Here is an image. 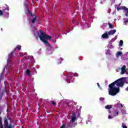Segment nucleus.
I'll return each mask as SVG.
<instances>
[{
  "instance_id": "f257e3e1",
  "label": "nucleus",
  "mask_w": 128,
  "mask_h": 128,
  "mask_svg": "<svg viewBox=\"0 0 128 128\" xmlns=\"http://www.w3.org/2000/svg\"><path fill=\"white\" fill-rule=\"evenodd\" d=\"M123 78H120L108 85V94L110 96H116L120 92V86H124V81Z\"/></svg>"
},
{
  "instance_id": "f03ea898",
  "label": "nucleus",
  "mask_w": 128,
  "mask_h": 128,
  "mask_svg": "<svg viewBox=\"0 0 128 128\" xmlns=\"http://www.w3.org/2000/svg\"><path fill=\"white\" fill-rule=\"evenodd\" d=\"M0 128H12V125L8 124V122L6 117L4 118V124H3L2 118L0 117Z\"/></svg>"
},
{
  "instance_id": "7ed1b4c3",
  "label": "nucleus",
  "mask_w": 128,
  "mask_h": 128,
  "mask_svg": "<svg viewBox=\"0 0 128 128\" xmlns=\"http://www.w3.org/2000/svg\"><path fill=\"white\" fill-rule=\"evenodd\" d=\"M6 10L8 12V10H10V9L8 8V6L7 4H5L3 6L2 10H0V16H4V18H6V16H8V14H10L8 12H5Z\"/></svg>"
},
{
  "instance_id": "20e7f679",
  "label": "nucleus",
  "mask_w": 128,
  "mask_h": 128,
  "mask_svg": "<svg viewBox=\"0 0 128 128\" xmlns=\"http://www.w3.org/2000/svg\"><path fill=\"white\" fill-rule=\"evenodd\" d=\"M124 10V12H126L124 13V15L126 16H128V8H126V7L123 6H120V7H117V10L118 12H119L120 10Z\"/></svg>"
},
{
  "instance_id": "39448f33",
  "label": "nucleus",
  "mask_w": 128,
  "mask_h": 128,
  "mask_svg": "<svg viewBox=\"0 0 128 128\" xmlns=\"http://www.w3.org/2000/svg\"><path fill=\"white\" fill-rule=\"evenodd\" d=\"M42 36H39L40 40L42 42H47L48 40H44V38L46 36V34L44 32H41Z\"/></svg>"
},
{
  "instance_id": "423d86ee",
  "label": "nucleus",
  "mask_w": 128,
  "mask_h": 128,
  "mask_svg": "<svg viewBox=\"0 0 128 128\" xmlns=\"http://www.w3.org/2000/svg\"><path fill=\"white\" fill-rule=\"evenodd\" d=\"M6 94L8 93V90H6V86L4 87L2 93H0V102L2 100V96H4V94H6Z\"/></svg>"
},
{
  "instance_id": "0eeeda50",
  "label": "nucleus",
  "mask_w": 128,
  "mask_h": 128,
  "mask_svg": "<svg viewBox=\"0 0 128 128\" xmlns=\"http://www.w3.org/2000/svg\"><path fill=\"white\" fill-rule=\"evenodd\" d=\"M126 65H124L122 66V68H118L119 70H121V72H120L121 74H126Z\"/></svg>"
},
{
  "instance_id": "6e6552de",
  "label": "nucleus",
  "mask_w": 128,
  "mask_h": 128,
  "mask_svg": "<svg viewBox=\"0 0 128 128\" xmlns=\"http://www.w3.org/2000/svg\"><path fill=\"white\" fill-rule=\"evenodd\" d=\"M24 6H25V8L26 10H28V13L29 14L30 16H32V13L28 9V4H25Z\"/></svg>"
},
{
  "instance_id": "1a4fd4ad",
  "label": "nucleus",
  "mask_w": 128,
  "mask_h": 128,
  "mask_svg": "<svg viewBox=\"0 0 128 128\" xmlns=\"http://www.w3.org/2000/svg\"><path fill=\"white\" fill-rule=\"evenodd\" d=\"M112 114L114 117L118 116V110H114Z\"/></svg>"
},
{
  "instance_id": "9d476101",
  "label": "nucleus",
  "mask_w": 128,
  "mask_h": 128,
  "mask_svg": "<svg viewBox=\"0 0 128 128\" xmlns=\"http://www.w3.org/2000/svg\"><path fill=\"white\" fill-rule=\"evenodd\" d=\"M116 32V29L113 30H110L108 32V36H112V34H114Z\"/></svg>"
},
{
  "instance_id": "9b49d317",
  "label": "nucleus",
  "mask_w": 128,
  "mask_h": 128,
  "mask_svg": "<svg viewBox=\"0 0 128 128\" xmlns=\"http://www.w3.org/2000/svg\"><path fill=\"white\" fill-rule=\"evenodd\" d=\"M102 38H110V36H108V33L106 32H105L104 34L102 36Z\"/></svg>"
},
{
  "instance_id": "f8f14e48",
  "label": "nucleus",
  "mask_w": 128,
  "mask_h": 128,
  "mask_svg": "<svg viewBox=\"0 0 128 128\" xmlns=\"http://www.w3.org/2000/svg\"><path fill=\"white\" fill-rule=\"evenodd\" d=\"M44 44H46V46H48V48L47 50H52V46L50 44V43H48V41H47V42H44Z\"/></svg>"
},
{
  "instance_id": "ddd939ff",
  "label": "nucleus",
  "mask_w": 128,
  "mask_h": 128,
  "mask_svg": "<svg viewBox=\"0 0 128 128\" xmlns=\"http://www.w3.org/2000/svg\"><path fill=\"white\" fill-rule=\"evenodd\" d=\"M32 16H34V18L32 20L31 22H32V24H35L36 22V16L34 14H32Z\"/></svg>"
},
{
  "instance_id": "4468645a",
  "label": "nucleus",
  "mask_w": 128,
  "mask_h": 128,
  "mask_svg": "<svg viewBox=\"0 0 128 128\" xmlns=\"http://www.w3.org/2000/svg\"><path fill=\"white\" fill-rule=\"evenodd\" d=\"M76 115L75 114H74L72 117V122H76Z\"/></svg>"
},
{
  "instance_id": "2eb2a0df",
  "label": "nucleus",
  "mask_w": 128,
  "mask_h": 128,
  "mask_svg": "<svg viewBox=\"0 0 128 128\" xmlns=\"http://www.w3.org/2000/svg\"><path fill=\"white\" fill-rule=\"evenodd\" d=\"M72 122H70L67 124L66 128H72L74 126V124Z\"/></svg>"
},
{
  "instance_id": "dca6fc26",
  "label": "nucleus",
  "mask_w": 128,
  "mask_h": 128,
  "mask_svg": "<svg viewBox=\"0 0 128 128\" xmlns=\"http://www.w3.org/2000/svg\"><path fill=\"white\" fill-rule=\"evenodd\" d=\"M14 54H16V52H14H14H12L10 53L9 55L10 58H12Z\"/></svg>"
},
{
  "instance_id": "f3484780",
  "label": "nucleus",
  "mask_w": 128,
  "mask_h": 128,
  "mask_svg": "<svg viewBox=\"0 0 128 128\" xmlns=\"http://www.w3.org/2000/svg\"><path fill=\"white\" fill-rule=\"evenodd\" d=\"M17 50H22V46L20 45L17 46L14 49V52H16Z\"/></svg>"
},
{
  "instance_id": "a211bd4d",
  "label": "nucleus",
  "mask_w": 128,
  "mask_h": 128,
  "mask_svg": "<svg viewBox=\"0 0 128 128\" xmlns=\"http://www.w3.org/2000/svg\"><path fill=\"white\" fill-rule=\"evenodd\" d=\"M72 75H70V76H68V77H67L66 80L68 84H70V80H72Z\"/></svg>"
},
{
  "instance_id": "6ab92c4d",
  "label": "nucleus",
  "mask_w": 128,
  "mask_h": 128,
  "mask_svg": "<svg viewBox=\"0 0 128 128\" xmlns=\"http://www.w3.org/2000/svg\"><path fill=\"white\" fill-rule=\"evenodd\" d=\"M10 58H8L7 60V64H6V67L8 68V67L10 66Z\"/></svg>"
},
{
  "instance_id": "aec40b11",
  "label": "nucleus",
  "mask_w": 128,
  "mask_h": 128,
  "mask_svg": "<svg viewBox=\"0 0 128 128\" xmlns=\"http://www.w3.org/2000/svg\"><path fill=\"white\" fill-rule=\"evenodd\" d=\"M52 38V36L50 35H46L45 36V38H44V40H50Z\"/></svg>"
},
{
  "instance_id": "412c9836",
  "label": "nucleus",
  "mask_w": 128,
  "mask_h": 128,
  "mask_svg": "<svg viewBox=\"0 0 128 128\" xmlns=\"http://www.w3.org/2000/svg\"><path fill=\"white\" fill-rule=\"evenodd\" d=\"M110 28H114V25L110 23L108 24Z\"/></svg>"
},
{
  "instance_id": "4be33fe9",
  "label": "nucleus",
  "mask_w": 128,
  "mask_h": 128,
  "mask_svg": "<svg viewBox=\"0 0 128 128\" xmlns=\"http://www.w3.org/2000/svg\"><path fill=\"white\" fill-rule=\"evenodd\" d=\"M106 110H110L112 108V106L110 105H107L105 106Z\"/></svg>"
},
{
  "instance_id": "5701e85b",
  "label": "nucleus",
  "mask_w": 128,
  "mask_h": 128,
  "mask_svg": "<svg viewBox=\"0 0 128 128\" xmlns=\"http://www.w3.org/2000/svg\"><path fill=\"white\" fill-rule=\"evenodd\" d=\"M116 106H120L121 108H123L124 106L122 105V104L120 103V102H118L117 104L116 105Z\"/></svg>"
},
{
  "instance_id": "b1692460",
  "label": "nucleus",
  "mask_w": 128,
  "mask_h": 128,
  "mask_svg": "<svg viewBox=\"0 0 128 128\" xmlns=\"http://www.w3.org/2000/svg\"><path fill=\"white\" fill-rule=\"evenodd\" d=\"M122 44H124V41H122V40H120L119 42V46H122Z\"/></svg>"
},
{
  "instance_id": "393cba45",
  "label": "nucleus",
  "mask_w": 128,
  "mask_h": 128,
  "mask_svg": "<svg viewBox=\"0 0 128 128\" xmlns=\"http://www.w3.org/2000/svg\"><path fill=\"white\" fill-rule=\"evenodd\" d=\"M0 80H4V72H2L0 74Z\"/></svg>"
},
{
  "instance_id": "a878e982",
  "label": "nucleus",
  "mask_w": 128,
  "mask_h": 128,
  "mask_svg": "<svg viewBox=\"0 0 128 128\" xmlns=\"http://www.w3.org/2000/svg\"><path fill=\"white\" fill-rule=\"evenodd\" d=\"M26 74L28 76H30V70H26Z\"/></svg>"
},
{
  "instance_id": "bb28decb",
  "label": "nucleus",
  "mask_w": 128,
  "mask_h": 128,
  "mask_svg": "<svg viewBox=\"0 0 128 128\" xmlns=\"http://www.w3.org/2000/svg\"><path fill=\"white\" fill-rule=\"evenodd\" d=\"M117 56H122V52L118 51L117 54H116Z\"/></svg>"
},
{
  "instance_id": "cd10ccee",
  "label": "nucleus",
  "mask_w": 128,
  "mask_h": 128,
  "mask_svg": "<svg viewBox=\"0 0 128 128\" xmlns=\"http://www.w3.org/2000/svg\"><path fill=\"white\" fill-rule=\"evenodd\" d=\"M122 128H128V127L124 124V123H122Z\"/></svg>"
},
{
  "instance_id": "c85d7f7f",
  "label": "nucleus",
  "mask_w": 128,
  "mask_h": 128,
  "mask_svg": "<svg viewBox=\"0 0 128 128\" xmlns=\"http://www.w3.org/2000/svg\"><path fill=\"white\" fill-rule=\"evenodd\" d=\"M100 100H101L102 102H103V100H104V98L101 97V98H100Z\"/></svg>"
},
{
  "instance_id": "c756f323",
  "label": "nucleus",
  "mask_w": 128,
  "mask_h": 128,
  "mask_svg": "<svg viewBox=\"0 0 128 128\" xmlns=\"http://www.w3.org/2000/svg\"><path fill=\"white\" fill-rule=\"evenodd\" d=\"M60 128H66V124H63Z\"/></svg>"
},
{
  "instance_id": "7c9ffc66",
  "label": "nucleus",
  "mask_w": 128,
  "mask_h": 128,
  "mask_svg": "<svg viewBox=\"0 0 128 128\" xmlns=\"http://www.w3.org/2000/svg\"><path fill=\"white\" fill-rule=\"evenodd\" d=\"M51 102L53 106H56V102L52 101Z\"/></svg>"
},
{
  "instance_id": "2f4dec72",
  "label": "nucleus",
  "mask_w": 128,
  "mask_h": 128,
  "mask_svg": "<svg viewBox=\"0 0 128 128\" xmlns=\"http://www.w3.org/2000/svg\"><path fill=\"white\" fill-rule=\"evenodd\" d=\"M112 116H110V115H109L108 116V118L110 120V118H112Z\"/></svg>"
},
{
  "instance_id": "473e14b6",
  "label": "nucleus",
  "mask_w": 128,
  "mask_h": 128,
  "mask_svg": "<svg viewBox=\"0 0 128 128\" xmlns=\"http://www.w3.org/2000/svg\"><path fill=\"white\" fill-rule=\"evenodd\" d=\"M74 76H78V74L74 73Z\"/></svg>"
},
{
  "instance_id": "72a5a7b5",
  "label": "nucleus",
  "mask_w": 128,
  "mask_h": 128,
  "mask_svg": "<svg viewBox=\"0 0 128 128\" xmlns=\"http://www.w3.org/2000/svg\"><path fill=\"white\" fill-rule=\"evenodd\" d=\"M97 85H98V86L99 88H100V84L98 83Z\"/></svg>"
},
{
  "instance_id": "f704fd0d",
  "label": "nucleus",
  "mask_w": 128,
  "mask_h": 128,
  "mask_svg": "<svg viewBox=\"0 0 128 128\" xmlns=\"http://www.w3.org/2000/svg\"><path fill=\"white\" fill-rule=\"evenodd\" d=\"M120 4H122V3H120V4H118V6L117 8L120 7Z\"/></svg>"
},
{
  "instance_id": "c9c22d12",
  "label": "nucleus",
  "mask_w": 128,
  "mask_h": 128,
  "mask_svg": "<svg viewBox=\"0 0 128 128\" xmlns=\"http://www.w3.org/2000/svg\"><path fill=\"white\" fill-rule=\"evenodd\" d=\"M124 22V24H126L127 22H128V20H125V21Z\"/></svg>"
},
{
  "instance_id": "e433bc0d",
  "label": "nucleus",
  "mask_w": 128,
  "mask_h": 128,
  "mask_svg": "<svg viewBox=\"0 0 128 128\" xmlns=\"http://www.w3.org/2000/svg\"><path fill=\"white\" fill-rule=\"evenodd\" d=\"M126 90L127 92H128V86L126 88Z\"/></svg>"
},
{
  "instance_id": "4c0bfd02",
  "label": "nucleus",
  "mask_w": 128,
  "mask_h": 128,
  "mask_svg": "<svg viewBox=\"0 0 128 128\" xmlns=\"http://www.w3.org/2000/svg\"><path fill=\"white\" fill-rule=\"evenodd\" d=\"M109 114H112V111H109Z\"/></svg>"
},
{
  "instance_id": "58836bf2",
  "label": "nucleus",
  "mask_w": 128,
  "mask_h": 128,
  "mask_svg": "<svg viewBox=\"0 0 128 128\" xmlns=\"http://www.w3.org/2000/svg\"><path fill=\"white\" fill-rule=\"evenodd\" d=\"M115 38H118V36H115Z\"/></svg>"
},
{
  "instance_id": "ea45409f",
  "label": "nucleus",
  "mask_w": 128,
  "mask_h": 128,
  "mask_svg": "<svg viewBox=\"0 0 128 128\" xmlns=\"http://www.w3.org/2000/svg\"><path fill=\"white\" fill-rule=\"evenodd\" d=\"M0 82H2V80H0Z\"/></svg>"
},
{
  "instance_id": "a19ab883",
  "label": "nucleus",
  "mask_w": 128,
  "mask_h": 128,
  "mask_svg": "<svg viewBox=\"0 0 128 128\" xmlns=\"http://www.w3.org/2000/svg\"><path fill=\"white\" fill-rule=\"evenodd\" d=\"M72 22H73V23L74 22V21H72Z\"/></svg>"
},
{
  "instance_id": "79ce46f5",
  "label": "nucleus",
  "mask_w": 128,
  "mask_h": 128,
  "mask_svg": "<svg viewBox=\"0 0 128 128\" xmlns=\"http://www.w3.org/2000/svg\"><path fill=\"white\" fill-rule=\"evenodd\" d=\"M72 22H73V23L74 22V21H72Z\"/></svg>"
}]
</instances>
